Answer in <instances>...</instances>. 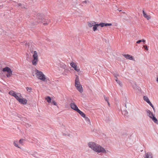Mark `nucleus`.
<instances>
[{"instance_id": "obj_22", "label": "nucleus", "mask_w": 158, "mask_h": 158, "mask_svg": "<svg viewBox=\"0 0 158 158\" xmlns=\"http://www.w3.org/2000/svg\"><path fill=\"white\" fill-rule=\"evenodd\" d=\"M45 99L48 102L50 103L51 102V98L50 97L48 96L45 98Z\"/></svg>"}, {"instance_id": "obj_21", "label": "nucleus", "mask_w": 158, "mask_h": 158, "mask_svg": "<svg viewBox=\"0 0 158 158\" xmlns=\"http://www.w3.org/2000/svg\"><path fill=\"white\" fill-rule=\"evenodd\" d=\"M98 26V24H95L93 27V30L94 31H95L97 28V27Z\"/></svg>"}, {"instance_id": "obj_12", "label": "nucleus", "mask_w": 158, "mask_h": 158, "mask_svg": "<svg viewBox=\"0 0 158 158\" xmlns=\"http://www.w3.org/2000/svg\"><path fill=\"white\" fill-rule=\"evenodd\" d=\"M123 56L127 59L130 60H133L132 56L130 55L129 54H124L123 55Z\"/></svg>"}, {"instance_id": "obj_8", "label": "nucleus", "mask_w": 158, "mask_h": 158, "mask_svg": "<svg viewBox=\"0 0 158 158\" xmlns=\"http://www.w3.org/2000/svg\"><path fill=\"white\" fill-rule=\"evenodd\" d=\"M12 4L14 6H16L18 7H20L22 8H25V6L23 4H22L21 3L17 4L16 2H13Z\"/></svg>"}, {"instance_id": "obj_34", "label": "nucleus", "mask_w": 158, "mask_h": 158, "mask_svg": "<svg viewBox=\"0 0 158 158\" xmlns=\"http://www.w3.org/2000/svg\"><path fill=\"white\" fill-rule=\"evenodd\" d=\"M112 24L111 23H105V26H110L112 25Z\"/></svg>"}, {"instance_id": "obj_30", "label": "nucleus", "mask_w": 158, "mask_h": 158, "mask_svg": "<svg viewBox=\"0 0 158 158\" xmlns=\"http://www.w3.org/2000/svg\"><path fill=\"white\" fill-rule=\"evenodd\" d=\"M104 99L108 103V104L109 105H110V103L108 102V98L107 97H106L105 96H104Z\"/></svg>"}, {"instance_id": "obj_5", "label": "nucleus", "mask_w": 158, "mask_h": 158, "mask_svg": "<svg viewBox=\"0 0 158 158\" xmlns=\"http://www.w3.org/2000/svg\"><path fill=\"white\" fill-rule=\"evenodd\" d=\"M2 71L4 72H7L8 73L6 75V76L8 77H11L12 74V71L11 69L8 67H6L3 68Z\"/></svg>"}, {"instance_id": "obj_1", "label": "nucleus", "mask_w": 158, "mask_h": 158, "mask_svg": "<svg viewBox=\"0 0 158 158\" xmlns=\"http://www.w3.org/2000/svg\"><path fill=\"white\" fill-rule=\"evenodd\" d=\"M88 145L90 148L98 153L105 154L106 153L107 151L100 145L93 142L88 143Z\"/></svg>"}, {"instance_id": "obj_37", "label": "nucleus", "mask_w": 158, "mask_h": 158, "mask_svg": "<svg viewBox=\"0 0 158 158\" xmlns=\"http://www.w3.org/2000/svg\"><path fill=\"white\" fill-rule=\"evenodd\" d=\"M144 48L147 51L148 50V47L146 45H143V46Z\"/></svg>"}, {"instance_id": "obj_14", "label": "nucleus", "mask_w": 158, "mask_h": 158, "mask_svg": "<svg viewBox=\"0 0 158 158\" xmlns=\"http://www.w3.org/2000/svg\"><path fill=\"white\" fill-rule=\"evenodd\" d=\"M147 113L148 116L151 118L154 116L153 114L149 110L147 111Z\"/></svg>"}, {"instance_id": "obj_17", "label": "nucleus", "mask_w": 158, "mask_h": 158, "mask_svg": "<svg viewBox=\"0 0 158 158\" xmlns=\"http://www.w3.org/2000/svg\"><path fill=\"white\" fill-rule=\"evenodd\" d=\"M14 144L15 146L19 148H20L18 145V142L17 140H15L14 142Z\"/></svg>"}, {"instance_id": "obj_26", "label": "nucleus", "mask_w": 158, "mask_h": 158, "mask_svg": "<svg viewBox=\"0 0 158 158\" xmlns=\"http://www.w3.org/2000/svg\"><path fill=\"white\" fill-rule=\"evenodd\" d=\"M98 26H101V27H103L105 26V23H100L99 24H98Z\"/></svg>"}, {"instance_id": "obj_7", "label": "nucleus", "mask_w": 158, "mask_h": 158, "mask_svg": "<svg viewBox=\"0 0 158 158\" xmlns=\"http://www.w3.org/2000/svg\"><path fill=\"white\" fill-rule=\"evenodd\" d=\"M70 65L76 71L78 72L80 71V69L77 67V65L75 63L72 62L70 64Z\"/></svg>"}, {"instance_id": "obj_31", "label": "nucleus", "mask_w": 158, "mask_h": 158, "mask_svg": "<svg viewBox=\"0 0 158 158\" xmlns=\"http://www.w3.org/2000/svg\"><path fill=\"white\" fill-rule=\"evenodd\" d=\"M51 103L54 105H57V103L56 102H55V101H54V100H52L51 102Z\"/></svg>"}, {"instance_id": "obj_27", "label": "nucleus", "mask_w": 158, "mask_h": 158, "mask_svg": "<svg viewBox=\"0 0 158 158\" xmlns=\"http://www.w3.org/2000/svg\"><path fill=\"white\" fill-rule=\"evenodd\" d=\"M26 89L27 91L29 92H30L31 91V90H32L31 88L29 87H27Z\"/></svg>"}, {"instance_id": "obj_18", "label": "nucleus", "mask_w": 158, "mask_h": 158, "mask_svg": "<svg viewBox=\"0 0 158 158\" xmlns=\"http://www.w3.org/2000/svg\"><path fill=\"white\" fill-rule=\"evenodd\" d=\"M143 99L144 101H145V102H146L148 103L150 102V100H149V99L148 98V97L146 96H144L143 97Z\"/></svg>"}, {"instance_id": "obj_36", "label": "nucleus", "mask_w": 158, "mask_h": 158, "mask_svg": "<svg viewBox=\"0 0 158 158\" xmlns=\"http://www.w3.org/2000/svg\"><path fill=\"white\" fill-rule=\"evenodd\" d=\"M37 152H34V153H32L31 154V155L32 156H33L34 157H36V156H35V154H36Z\"/></svg>"}, {"instance_id": "obj_42", "label": "nucleus", "mask_w": 158, "mask_h": 158, "mask_svg": "<svg viewBox=\"0 0 158 158\" xmlns=\"http://www.w3.org/2000/svg\"><path fill=\"white\" fill-rule=\"evenodd\" d=\"M103 158H107V157H103Z\"/></svg>"}, {"instance_id": "obj_11", "label": "nucleus", "mask_w": 158, "mask_h": 158, "mask_svg": "<svg viewBox=\"0 0 158 158\" xmlns=\"http://www.w3.org/2000/svg\"><path fill=\"white\" fill-rule=\"evenodd\" d=\"M143 16L147 20H149L151 18V16L147 15L143 10Z\"/></svg>"}, {"instance_id": "obj_28", "label": "nucleus", "mask_w": 158, "mask_h": 158, "mask_svg": "<svg viewBox=\"0 0 158 158\" xmlns=\"http://www.w3.org/2000/svg\"><path fill=\"white\" fill-rule=\"evenodd\" d=\"M25 140L23 139H21L19 141V143L22 144H23V142Z\"/></svg>"}, {"instance_id": "obj_3", "label": "nucleus", "mask_w": 158, "mask_h": 158, "mask_svg": "<svg viewBox=\"0 0 158 158\" xmlns=\"http://www.w3.org/2000/svg\"><path fill=\"white\" fill-rule=\"evenodd\" d=\"M35 74L38 79L44 81H46L47 78L45 75L41 71L37 70L36 71Z\"/></svg>"}, {"instance_id": "obj_32", "label": "nucleus", "mask_w": 158, "mask_h": 158, "mask_svg": "<svg viewBox=\"0 0 158 158\" xmlns=\"http://www.w3.org/2000/svg\"><path fill=\"white\" fill-rule=\"evenodd\" d=\"M50 22V20L48 19L47 21H46V23H44V24L45 25H47Z\"/></svg>"}, {"instance_id": "obj_25", "label": "nucleus", "mask_w": 158, "mask_h": 158, "mask_svg": "<svg viewBox=\"0 0 158 158\" xmlns=\"http://www.w3.org/2000/svg\"><path fill=\"white\" fill-rule=\"evenodd\" d=\"M29 50L31 52L33 53L34 54V52L35 51H34L33 48V47H30L29 48Z\"/></svg>"}, {"instance_id": "obj_23", "label": "nucleus", "mask_w": 158, "mask_h": 158, "mask_svg": "<svg viewBox=\"0 0 158 158\" xmlns=\"http://www.w3.org/2000/svg\"><path fill=\"white\" fill-rule=\"evenodd\" d=\"M122 114L124 115L127 116L128 115V113L127 111L123 110L122 111Z\"/></svg>"}, {"instance_id": "obj_35", "label": "nucleus", "mask_w": 158, "mask_h": 158, "mask_svg": "<svg viewBox=\"0 0 158 158\" xmlns=\"http://www.w3.org/2000/svg\"><path fill=\"white\" fill-rule=\"evenodd\" d=\"M132 86L133 87V88L135 89H136V88H137V85L136 84H134V85H132Z\"/></svg>"}, {"instance_id": "obj_39", "label": "nucleus", "mask_w": 158, "mask_h": 158, "mask_svg": "<svg viewBox=\"0 0 158 158\" xmlns=\"http://www.w3.org/2000/svg\"><path fill=\"white\" fill-rule=\"evenodd\" d=\"M142 42V41L141 40H139L138 41H137L136 42V43L137 44H139V43H140V42Z\"/></svg>"}, {"instance_id": "obj_15", "label": "nucleus", "mask_w": 158, "mask_h": 158, "mask_svg": "<svg viewBox=\"0 0 158 158\" xmlns=\"http://www.w3.org/2000/svg\"><path fill=\"white\" fill-rule=\"evenodd\" d=\"M96 23L94 21H91L88 23V26L90 27H91L93 26L94 24Z\"/></svg>"}, {"instance_id": "obj_2", "label": "nucleus", "mask_w": 158, "mask_h": 158, "mask_svg": "<svg viewBox=\"0 0 158 158\" xmlns=\"http://www.w3.org/2000/svg\"><path fill=\"white\" fill-rule=\"evenodd\" d=\"M75 85L77 89L80 93H81L83 92L82 87L80 83L79 78L77 76L75 81Z\"/></svg>"}, {"instance_id": "obj_38", "label": "nucleus", "mask_w": 158, "mask_h": 158, "mask_svg": "<svg viewBox=\"0 0 158 158\" xmlns=\"http://www.w3.org/2000/svg\"><path fill=\"white\" fill-rule=\"evenodd\" d=\"M88 2H89V1H88L85 0L82 3H83L86 4Z\"/></svg>"}, {"instance_id": "obj_16", "label": "nucleus", "mask_w": 158, "mask_h": 158, "mask_svg": "<svg viewBox=\"0 0 158 158\" xmlns=\"http://www.w3.org/2000/svg\"><path fill=\"white\" fill-rule=\"evenodd\" d=\"M77 112H78L83 117H85V114L83 112L81 111L79 109L78 111H77Z\"/></svg>"}, {"instance_id": "obj_6", "label": "nucleus", "mask_w": 158, "mask_h": 158, "mask_svg": "<svg viewBox=\"0 0 158 158\" xmlns=\"http://www.w3.org/2000/svg\"><path fill=\"white\" fill-rule=\"evenodd\" d=\"M70 106L71 109L77 111L79 109L77 106V105L75 104V102L72 101L70 104Z\"/></svg>"}, {"instance_id": "obj_10", "label": "nucleus", "mask_w": 158, "mask_h": 158, "mask_svg": "<svg viewBox=\"0 0 158 158\" xmlns=\"http://www.w3.org/2000/svg\"><path fill=\"white\" fill-rule=\"evenodd\" d=\"M19 102L21 104H26L27 103V101L25 98H20L19 100Z\"/></svg>"}, {"instance_id": "obj_40", "label": "nucleus", "mask_w": 158, "mask_h": 158, "mask_svg": "<svg viewBox=\"0 0 158 158\" xmlns=\"http://www.w3.org/2000/svg\"><path fill=\"white\" fill-rule=\"evenodd\" d=\"M141 40L142 41V42H143V43H145V42H146L145 40Z\"/></svg>"}, {"instance_id": "obj_29", "label": "nucleus", "mask_w": 158, "mask_h": 158, "mask_svg": "<svg viewBox=\"0 0 158 158\" xmlns=\"http://www.w3.org/2000/svg\"><path fill=\"white\" fill-rule=\"evenodd\" d=\"M115 80L119 84V85H120V86H121L122 85V83H121V82H120V81H119L117 79V78L116 79H115Z\"/></svg>"}, {"instance_id": "obj_24", "label": "nucleus", "mask_w": 158, "mask_h": 158, "mask_svg": "<svg viewBox=\"0 0 158 158\" xmlns=\"http://www.w3.org/2000/svg\"><path fill=\"white\" fill-rule=\"evenodd\" d=\"M85 121L88 123H90V120L88 118L85 117Z\"/></svg>"}, {"instance_id": "obj_20", "label": "nucleus", "mask_w": 158, "mask_h": 158, "mask_svg": "<svg viewBox=\"0 0 158 158\" xmlns=\"http://www.w3.org/2000/svg\"><path fill=\"white\" fill-rule=\"evenodd\" d=\"M152 120L154 121V122L156 123H158V121L157 119L154 116H153L152 118Z\"/></svg>"}, {"instance_id": "obj_13", "label": "nucleus", "mask_w": 158, "mask_h": 158, "mask_svg": "<svg viewBox=\"0 0 158 158\" xmlns=\"http://www.w3.org/2000/svg\"><path fill=\"white\" fill-rule=\"evenodd\" d=\"M14 97L19 101V100L20 99V98L21 97V95L20 94L18 93L16 94Z\"/></svg>"}, {"instance_id": "obj_33", "label": "nucleus", "mask_w": 158, "mask_h": 158, "mask_svg": "<svg viewBox=\"0 0 158 158\" xmlns=\"http://www.w3.org/2000/svg\"><path fill=\"white\" fill-rule=\"evenodd\" d=\"M148 104H149L150 106L153 108V109L154 110V106L152 104V103L150 101L148 103Z\"/></svg>"}, {"instance_id": "obj_41", "label": "nucleus", "mask_w": 158, "mask_h": 158, "mask_svg": "<svg viewBox=\"0 0 158 158\" xmlns=\"http://www.w3.org/2000/svg\"><path fill=\"white\" fill-rule=\"evenodd\" d=\"M156 82H157L158 83V76H157V78H156Z\"/></svg>"}, {"instance_id": "obj_19", "label": "nucleus", "mask_w": 158, "mask_h": 158, "mask_svg": "<svg viewBox=\"0 0 158 158\" xmlns=\"http://www.w3.org/2000/svg\"><path fill=\"white\" fill-rule=\"evenodd\" d=\"M9 94L11 95L12 96L14 97L15 96L16 94L15 92L11 90L9 92Z\"/></svg>"}, {"instance_id": "obj_4", "label": "nucleus", "mask_w": 158, "mask_h": 158, "mask_svg": "<svg viewBox=\"0 0 158 158\" xmlns=\"http://www.w3.org/2000/svg\"><path fill=\"white\" fill-rule=\"evenodd\" d=\"M32 57L33 59L31 60L32 64L33 65H36L38 63V55L36 51L34 52V54L33 55Z\"/></svg>"}, {"instance_id": "obj_9", "label": "nucleus", "mask_w": 158, "mask_h": 158, "mask_svg": "<svg viewBox=\"0 0 158 158\" xmlns=\"http://www.w3.org/2000/svg\"><path fill=\"white\" fill-rule=\"evenodd\" d=\"M144 158H153L151 153L149 152L146 153L144 155Z\"/></svg>"}]
</instances>
